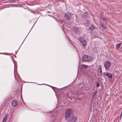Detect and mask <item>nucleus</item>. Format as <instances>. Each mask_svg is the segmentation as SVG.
<instances>
[{
    "instance_id": "obj_1",
    "label": "nucleus",
    "mask_w": 122,
    "mask_h": 122,
    "mask_svg": "<svg viewBox=\"0 0 122 122\" xmlns=\"http://www.w3.org/2000/svg\"><path fill=\"white\" fill-rule=\"evenodd\" d=\"M74 116L73 111L70 109H67L65 114V119L66 120L70 122L72 120Z\"/></svg>"
},
{
    "instance_id": "obj_2",
    "label": "nucleus",
    "mask_w": 122,
    "mask_h": 122,
    "mask_svg": "<svg viewBox=\"0 0 122 122\" xmlns=\"http://www.w3.org/2000/svg\"><path fill=\"white\" fill-rule=\"evenodd\" d=\"M107 20L103 16H101L100 18V24L102 28L105 29H107V23L106 20Z\"/></svg>"
},
{
    "instance_id": "obj_3",
    "label": "nucleus",
    "mask_w": 122,
    "mask_h": 122,
    "mask_svg": "<svg viewBox=\"0 0 122 122\" xmlns=\"http://www.w3.org/2000/svg\"><path fill=\"white\" fill-rule=\"evenodd\" d=\"M82 60L83 62H90L92 60V58L90 56L85 55L82 57Z\"/></svg>"
},
{
    "instance_id": "obj_4",
    "label": "nucleus",
    "mask_w": 122,
    "mask_h": 122,
    "mask_svg": "<svg viewBox=\"0 0 122 122\" xmlns=\"http://www.w3.org/2000/svg\"><path fill=\"white\" fill-rule=\"evenodd\" d=\"M104 64L106 70H108L111 66V63L109 61H107L104 62Z\"/></svg>"
},
{
    "instance_id": "obj_5",
    "label": "nucleus",
    "mask_w": 122,
    "mask_h": 122,
    "mask_svg": "<svg viewBox=\"0 0 122 122\" xmlns=\"http://www.w3.org/2000/svg\"><path fill=\"white\" fill-rule=\"evenodd\" d=\"M97 72V74L99 76H101L102 75V67L101 65H100L99 67L98 68Z\"/></svg>"
},
{
    "instance_id": "obj_6",
    "label": "nucleus",
    "mask_w": 122,
    "mask_h": 122,
    "mask_svg": "<svg viewBox=\"0 0 122 122\" xmlns=\"http://www.w3.org/2000/svg\"><path fill=\"white\" fill-rule=\"evenodd\" d=\"M82 45L83 46H86V42L84 39L81 38L80 40Z\"/></svg>"
},
{
    "instance_id": "obj_7",
    "label": "nucleus",
    "mask_w": 122,
    "mask_h": 122,
    "mask_svg": "<svg viewBox=\"0 0 122 122\" xmlns=\"http://www.w3.org/2000/svg\"><path fill=\"white\" fill-rule=\"evenodd\" d=\"M8 115H9L8 114H6L5 115L3 118L2 122H6L7 119V117L8 116Z\"/></svg>"
},
{
    "instance_id": "obj_8",
    "label": "nucleus",
    "mask_w": 122,
    "mask_h": 122,
    "mask_svg": "<svg viewBox=\"0 0 122 122\" xmlns=\"http://www.w3.org/2000/svg\"><path fill=\"white\" fill-rule=\"evenodd\" d=\"M12 107H15L17 105V101L15 100L13 101L12 102Z\"/></svg>"
},
{
    "instance_id": "obj_9",
    "label": "nucleus",
    "mask_w": 122,
    "mask_h": 122,
    "mask_svg": "<svg viewBox=\"0 0 122 122\" xmlns=\"http://www.w3.org/2000/svg\"><path fill=\"white\" fill-rule=\"evenodd\" d=\"M109 78H111L112 77V74L110 73H106L105 74Z\"/></svg>"
},
{
    "instance_id": "obj_10",
    "label": "nucleus",
    "mask_w": 122,
    "mask_h": 122,
    "mask_svg": "<svg viewBox=\"0 0 122 122\" xmlns=\"http://www.w3.org/2000/svg\"><path fill=\"white\" fill-rule=\"evenodd\" d=\"M71 16H64L65 18L67 20H70L71 18Z\"/></svg>"
},
{
    "instance_id": "obj_11",
    "label": "nucleus",
    "mask_w": 122,
    "mask_h": 122,
    "mask_svg": "<svg viewBox=\"0 0 122 122\" xmlns=\"http://www.w3.org/2000/svg\"><path fill=\"white\" fill-rule=\"evenodd\" d=\"M77 117H74L71 120L72 121L71 122H76L77 120Z\"/></svg>"
},
{
    "instance_id": "obj_12",
    "label": "nucleus",
    "mask_w": 122,
    "mask_h": 122,
    "mask_svg": "<svg viewBox=\"0 0 122 122\" xmlns=\"http://www.w3.org/2000/svg\"><path fill=\"white\" fill-rule=\"evenodd\" d=\"M73 93H72V92H69L68 94H67V95L68 96V97L70 98V96L73 97Z\"/></svg>"
},
{
    "instance_id": "obj_13",
    "label": "nucleus",
    "mask_w": 122,
    "mask_h": 122,
    "mask_svg": "<svg viewBox=\"0 0 122 122\" xmlns=\"http://www.w3.org/2000/svg\"><path fill=\"white\" fill-rule=\"evenodd\" d=\"M97 91H95L93 92V93H92V96H93L92 97L93 98H95V97L96 96V95L97 94Z\"/></svg>"
},
{
    "instance_id": "obj_14",
    "label": "nucleus",
    "mask_w": 122,
    "mask_h": 122,
    "mask_svg": "<svg viewBox=\"0 0 122 122\" xmlns=\"http://www.w3.org/2000/svg\"><path fill=\"white\" fill-rule=\"evenodd\" d=\"M121 44V43H120L118 44H117L116 45V49H119V48L120 47Z\"/></svg>"
},
{
    "instance_id": "obj_15",
    "label": "nucleus",
    "mask_w": 122,
    "mask_h": 122,
    "mask_svg": "<svg viewBox=\"0 0 122 122\" xmlns=\"http://www.w3.org/2000/svg\"><path fill=\"white\" fill-rule=\"evenodd\" d=\"M88 67V66L85 65H81V67L82 68H87Z\"/></svg>"
},
{
    "instance_id": "obj_16",
    "label": "nucleus",
    "mask_w": 122,
    "mask_h": 122,
    "mask_svg": "<svg viewBox=\"0 0 122 122\" xmlns=\"http://www.w3.org/2000/svg\"><path fill=\"white\" fill-rule=\"evenodd\" d=\"M95 28L94 26L92 25L90 27V29L91 30H93Z\"/></svg>"
},
{
    "instance_id": "obj_17",
    "label": "nucleus",
    "mask_w": 122,
    "mask_h": 122,
    "mask_svg": "<svg viewBox=\"0 0 122 122\" xmlns=\"http://www.w3.org/2000/svg\"><path fill=\"white\" fill-rule=\"evenodd\" d=\"M71 13L69 12H66L65 13L64 15H71Z\"/></svg>"
},
{
    "instance_id": "obj_18",
    "label": "nucleus",
    "mask_w": 122,
    "mask_h": 122,
    "mask_svg": "<svg viewBox=\"0 0 122 122\" xmlns=\"http://www.w3.org/2000/svg\"><path fill=\"white\" fill-rule=\"evenodd\" d=\"M5 3H13V1L12 0H10L7 1H6L5 2Z\"/></svg>"
},
{
    "instance_id": "obj_19",
    "label": "nucleus",
    "mask_w": 122,
    "mask_h": 122,
    "mask_svg": "<svg viewBox=\"0 0 122 122\" xmlns=\"http://www.w3.org/2000/svg\"><path fill=\"white\" fill-rule=\"evenodd\" d=\"M96 84L97 85V87H98L100 86V84L98 82H97L96 83Z\"/></svg>"
},
{
    "instance_id": "obj_20",
    "label": "nucleus",
    "mask_w": 122,
    "mask_h": 122,
    "mask_svg": "<svg viewBox=\"0 0 122 122\" xmlns=\"http://www.w3.org/2000/svg\"><path fill=\"white\" fill-rule=\"evenodd\" d=\"M18 0H12L13 1V3L15 2L18 1Z\"/></svg>"
},
{
    "instance_id": "obj_21",
    "label": "nucleus",
    "mask_w": 122,
    "mask_h": 122,
    "mask_svg": "<svg viewBox=\"0 0 122 122\" xmlns=\"http://www.w3.org/2000/svg\"><path fill=\"white\" fill-rule=\"evenodd\" d=\"M88 15V13L87 12H86V13H85V14H84V15Z\"/></svg>"
},
{
    "instance_id": "obj_22",
    "label": "nucleus",
    "mask_w": 122,
    "mask_h": 122,
    "mask_svg": "<svg viewBox=\"0 0 122 122\" xmlns=\"http://www.w3.org/2000/svg\"><path fill=\"white\" fill-rule=\"evenodd\" d=\"M122 115H120V119L121 120V116Z\"/></svg>"
},
{
    "instance_id": "obj_23",
    "label": "nucleus",
    "mask_w": 122,
    "mask_h": 122,
    "mask_svg": "<svg viewBox=\"0 0 122 122\" xmlns=\"http://www.w3.org/2000/svg\"><path fill=\"white\" fill-rule=\"evenodd\" d=\"M47 13H50V11H47Z\"/></svg>"
},
{
    "instance_id": "obj_24",
    "label": "nucleus",
    "mask_w": 122,
    "mask_h": 122,
    "mask_svg": "<svg viewBox=\"0 0 122 122\" xmlns=\"http://www.w3.org/2000/svg\"><path fill=\"white\" fill-rule=\"evenodd\" d=\"M121 49L122 50V46L121 47Z\"/></svg>"
},
{
    "instance_id": "obj_25",
    "label": "nucleus",
    "mask_w": 122,
    "mask_h": 122,
    "mask_svg": "<svg viewBox=\"0 0 122 122\" xmlns=\"http://www.w3.org/2000/svg\"><path fill=\"white\" fill-rule=\"evenodd\" d=\"M35 12H32V13H35Z\"/></svg>"
}]
</instances>
